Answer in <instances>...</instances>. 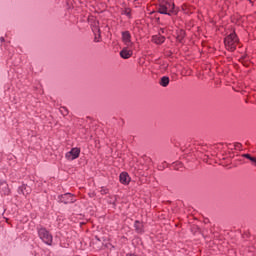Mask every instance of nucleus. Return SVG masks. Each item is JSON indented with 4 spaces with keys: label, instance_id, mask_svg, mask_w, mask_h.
<instances>
[{
    "label": "nucleus",
    "instance_id": "f257e3e1",
    "mask_svg": "<svg viewBox=\"0 0 256 256\" xmlns=\"http://www.w3.org/2000/svg\"><path fill=\"white\" fill-rule=\"evenodd\" d=\"M160 4L158 7V13L162 15H171L173 9H175V4L171 0H159Z\"/></svg>",
    "mask_w": 256,
    "mask_h": 256
},
{
    "label": "nucleus",
    "instance_id": "f03ea898",
    "mask_svg": "<svg viewBox=\"0 0 256 256\" xmlns=\"http://www.w3.org/2000/svg\"><path fill=\"white\" fill-rule=\"evenodd\" d=\"M238 43L239 38H237V34L235 33H231L224 39V45L228 51H235Z\"/></svg>",
    "mask_w": 256,
    "mask_h": 256
},
{
    "label": "nucleus",
    "instance_id": "7ed1b4c3",
    "mask_svg": "<svg viewBox=\"0 0 256 256\" xmlns=\"http://www.w3.org/2000/svg\"><path fill=\"white\" fill-rule=\"evenodd\" d=\"M38 237L45 243L46 245H53V235L49 233V231L43 227L37 229Z\"/></svg>",
    "mask_w": 256,
    "mask_h": 256
},
{
    "label": "nucleus",
    "instance_id": "20e7f679",
    "mask_svg": "<svg viewBox=\"0 0 256 256\" xmlns=\"http://www.w3.org/2000/svg\"><path fill=\"white\" fill-rule=\"evenodd\" d=\"M81 155V149L72 148L69 152L66 153L65 157L68 161H75Z\"/></svg>",
    "mask_w": 256,
    "mask_h": 256
},
{
    "label": "nucleus",
    "instance_id": "39448f33",
    "mask_svg": "<svg viewBox=\"0 0 256 256\" xmlns=\"http://www.w3.org/2000/svg\"><path fill=\"white\" fill-rule=\"evenodd\" d=\"M122 41L128 48H133L135 44L131 41V33L129 31L122 32Z\"/></svg>",
    "mask_w": 256,
    "mask_h": 256
},
{
    "label": "nucleus",
    "instance_id": "423d86ee",
    "mask_svg": "<svg viewBox=\"0 0 256 256\" xmlns=\"http://www.w3.org/2000/svg\"><path fill=\"white\" fill-rule=\"evenodd\" d=\"M59 201L65 204L75 203V197H73V194L71 193H66L64 195L59 196Z\"/></svg>",
    "mask_w": 256,
    "mask_h": 256
},
{
    "label": "nucleus",
    "instance_id": "0eeeda50",
    "mask_svg": "<svg viewBox=\"0 0 256 256\" xmlns=\"http://www.w3.org/2000/svg\"><path fill=\"white\" fill-rule=\"evenodd\" d=\"M120 56L122 57V59H129L130 57L133 56V47L129 48V47H125L121 52H120Z\"/></svg>",
    "mask_w": 256,
    "mask_h": 256
},
{
    "label": "nucleus",
    "instance_id": "6e6552de",
    "mask_svg": "<svg viewBox=\"0 0 256 256\" xmlns=\"http://www.w3.org/2000/svg\"><path fill=\"white\" fill-rule=\"evenodd\" d=\"M152 43H155L156 45H161L165 43V36H161V35L152 36Z\"/></svg>",
    "mask_w": 256,
    "mask_h": 256
},
{
    "label": "nucleus",
    "instance_id": "1a4fd4ad",
    "mask_svg": "<svg viewBox=\"0 0 256 256\" xmlns=\"http://www.w3.org/2000/svg\"><path fill=\"white\" fill-rule=\"evenodd\" d=\"M130 181L131 178L129 177V174H127V172H122L120 174V182L123 183V185H129Z\"/></svg>",
    "mask_w": 256,
    "mask_h": 256
},
{
    "label": "nucleus",
    "instance_id": "9d476101",
    "mask_svg": "<svg viewBox=\"0 0 256 256\" xmlns=\"http://www.w3.org/2000/svg\"><path fill=\"white\" fill-rule=\"evenodd\" d=\"M1 187H2V193H3V195H9V193L11 192V191L9 190V185H7V183H5V182H2V183H1Z\"/></svg>",
    "mask_w": 256,
    "mask_h": 256
},
{
    "label": "nucleus",
    "instance_id": "9b49d317",
    "mask_svg": "<svg viewBox=\"0 0 256 256\" xmlns=\"http://www.w3.org/2000/svg\"><path fill=\"white\" fill-rule=\"evenodd\" d=\"M169 77L167 76H163L161 79H160V85L161 87H167L169 85Z\"/></svg>",
    "mask_w": 256,
    "mask_h": 256
},
{
    "label": "nucleus",
    "instance_id": "f8f14e48",
    "mask_svg": "<svg viewBox=\"0 0 256 256\" xmlns=\"http://www.w3.org/2000/svg\"><path fill=\"white\" fill-rule=\"evenodd\" d=\"M134 227H135L137 233H143V223H141L139 221H135Z\"/></svg>",
    "mask_w": 256,
    "mask_h": 256
},
{
    "label": "nucleus",
    "instance_id": "ddd939ff",
    "mask_svg": "<svg viewBox=\"0 0 256 256\" xmlns=\"http://www.w3.org/2000/svg\"><path fill=\"white\" fill-rule=\"evenodd\" d=\"M242 157H245V159H249L252 165L256 166V157L251 156V154H243Z\"/></svg>",
    "mask_w": 256,
    "mask_h": 256
},
{
    "label": "nucleus",
    "instance_id": "4468645a",
    "mask_svg": "<svg viewBox=\"0 0 256 256\" xmlns=\"http://www.w3.org/2000/svg\"><path fill=\"white\" fill-rule=\"evenodd\" d=\"M100 193L101 195H107V193H109V190L107 188H101Z\"/></svg>",
    "mask_w": 256,
    "mask_h": 256
},
{
    "label": "nucleus",
    "instance_id": "2eb2a0df",
    "mask_svg": "<svg viewBox=\"0 0 256 256\" xmlns=\"http://www.w3.org/2000/svg\"><path fill=\"white\" fill-rule=\"evenodd\" d=\"M125 15H128V16H129V15H131V12H130L129 10H126V11H125Z\"/></svg>",
    "mask_w": 256,
    "mask_h": 256
},
{
    "label": "nucleus",
    "instance_id": "dca6fc26",
    "mask_svg": "<svg viewBox=\"0 0 256 256\" xmlns=\"http://www.w3.org/2000/svg\"><path fill=\"white\" fill-rule=\"evenodd\" d=\"M126 256H136L135 254H127Z\"/></svg>",
    "mask_w": 256,
    "mask_h": 256
},
{
    "label": "nucleus",
    "instance_id": "f3484780",
    "mask_svg": "<svg viewBox=\"0 0 256 256\" xmlns=\"http://www.w3.org/2000/svg\"><path fill=\"white\" fill-rule=\"evenodd\" d=\"M95 41H96V43H99V40L97 38H95Z\"/></svg>",
    "mask_w": 256,
    "mask_h": 256
},
{
    "label": "nucleus",
    "instance_id": "a211bd4d",
    "mask_svg": "<svg viewBox=\"0 0 256 256\" xmlns=\"http://www.w3.org/2000/svg\"><path fill=\"white\" fill-rule=\"evenodd\" d=\"M1 41H5V39H4V38H1Z\"/></svg>",
    "mask_w": 256,
    "mask_h": 256
}]
</instances>
